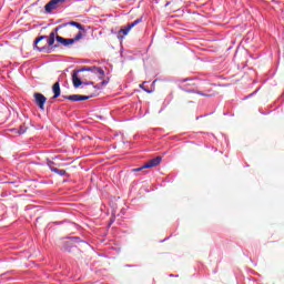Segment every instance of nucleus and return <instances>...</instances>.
<instances>
[{"instance_id":"7","label":"nucleus","mask_w":284,"mask_h":284,"mask_svg":"<svg viewBox=\"0 0 284 284\" xmlns=\"http://www.w3.org/2000/svg\"><path fill=\"white\" fill-rule=\"evenodd\" d=\"M55 41H58V43H61V45H64V47L74 45V40L68 39V38H63L61 36H57L55 37Z\"/></svg>"},{"instance_id":"8","label":"nucleus","mask_w":284,"mask_h":284,"mask_svg":"<svg viewBox=\"0 0 284 284\" xmlns=\"http://www.w3.org/2000/svg\"><path fill=\"white\" fill-rule=\"evenodd\" d=\"M53 90V99H59V97H61V85L59 84V82H55L52 87Z\"/></svg>"},{"instance_id":"6","label":"nucleus","mask_w":284,"mask_h":284,"mask_svg":"<svg viewBox=\"0 0 284 284\" xmlns=\"http://www.w3.org/2000/svg\"><path fill=\"white\" fill-rule=\"evenodd\" d=\"M141 21H143V19H136L135 21H133L132 23L128 24L126 27H124L123 29L120 30V32L124 36L130 34V30H132V28H134L135 26H139V23H141Z\"/></svg>"},{"instance_id":"16","label":"nucleus","mask_w":284,"mask_h":284,"mask_svg":"<svg viewBox=\"0 0 284 284\" xmlns=\"http://www.w3.org/2000/svg\"><path fill=\"white\" fill-rule=\"evenodd\" d=\"M140 88H143V84H140Z\"/></svg>"},{"instance_id":"17","label":"nucleus","mask_w":284,"mask_h":284,"mask_svg":"<svg viewBox=\"0 0 284 284\" xmlns=\"http://www.w3.org/2000/svg\"><path fill=\"white\" fill-rule=\"evenodd\" d=\"M145 90V92H150V91H148L146 89H144Z\"/></svg>"},{"instance_id":"10","label":"nucleus","mask_w":284,"mask_h":284,"mask_svg":"<svg viewBox=\"0 0 284 284\" xmlns=\"http://www.w3.org/2000/svg\"><path fill=\"white\" fill-rule=\"evenodd\" d=\"M68 26H73L74 28H78V30H84L81 23L71 21L68 23Z\"/></svg>"},{"instance_id":"4","label":"nucleus","mask_w":284,"mask_h":284,"mask_svg":"<svg viewBox=\"0 0 284 284\" xmlns=\"http://www.w3.org/2000/svg\"><path fill=\"white\" fill-rule=\"evenodd\" d=\"M63 3H65V0H51L44 6V10L50 14V12L57 10V8H60Z\"/></svg>"},{"instance_id":"1","label":"nucleus","mask_w":284,"mask_h":284,"mask_svg":"<svg viewBox=\"0 0 284 284\" xmlns=\"http://www.w3.org/2000/svg\"><path fill=\"white\" fill-rule=\"evenodd\" d=\"M61 30V26L57 27L48 36H40L39 38L36 39L34 43L36 45L41 43V41H45L42 43V45L36 47L38 52H47L50 53V48L54 45V41L57 40V32Z\"/></svg>"},{"instance_id":"14","label":"nucleus","mask_w":284,"mask_h":284,"mask_svg":"<svg viewBox=\"0 0 284 284\" xmlns=\"http://www.w3.org/2000/svg\"><path fill=\"white\" fill-rule=\"evenodd\" d=\"M51 172H54L55 174H58L59 169H57V168H51Z\"/></svg>"},{"instance_id":"12","label":"nucleus","mask_w":284,"mask_h":284,"mask_svg":"<svg viewBox=\"0 0 284 284\" xmlns=\"http://www.w3.org/2000/svg\"><path fill=\"white\" fill-rule=\"evenodd\" d=\"M90 98V95H80L79 101H88Z\"/></svg>"},{"instance_id":"3","label":"nucleus","mask_w":284,"mask_h":284,"mask_svg":"<svg viewBox=\"0 0 284 284\" xmlns=\"http://www.w3.org/2000/svg\"><path fill=\"white\" fill-rule=\"evenodd\" d=\"M161 161H163V158H161V156H156L154 159H151L142 168L134 169V172H141V170H148L150 168H156V165H161Z\"/></svg>"},{"instance_id":"11","label":"nucleus","mask_w":284,"mask_h":284,"mask_svg":"<svg viewBox=\"0 0 284 284\" xmlns=\"http://www.w3.org/2000/svg\"><path fill=\"white\" fill-rule=\"evenodd\" d=\"M80 39H83L82 32H78L77 36L74 37V39H72V41H74V43H77V41H80Z\"/></svg>"},{"instance_id":"5","label":"nucleus","mask_w":284,"mask_h":284,"mask_svg":"<svg viewBox=\"0 0 284 284\" xmlns=\"http://www.w3.org/2000/svg\"><path fill=\"white\" fill-rule=\"evenodd\" d=\"M34 99L40 110H45V102L48 101V98H45V95L42 93H34Z\"/></svg>"},{"instance_id":"13","label":"nucleus","mask_w":284,"mask_h":284,"mask_svg":"<svg viewBox=\"0 0 284 284\" xmlns=\"http://www.w3.org/2000/svg\"><path fill=\"white\" fill-rule=\"evenodd\" d=\"M58 174L60 175V176H65V170H58Z\"/></svg>"},{"instance_id":"15","label":"nucleus","mask_w":284,"mask_h":284,"mask_svg":"<svg viewBox=\"0 0 284 284\" xmlns=\"http://www.w3.org/2000/svg\"><path fill=\"white\" fill-rule=\"evenodd\" d=\"M94 82H87L85 85H93Z\"/></svg>"},{"instance_id":"2","label":"nucleus","mask_w":284,"mask_h":284,"mask_svg":"<svg viewBox=\"0 0 284 284\" xmlns=\"http://www.w3.org/2000/svg\"><path fill=\"white\" fill-rule=\"evenodd\" d=\"M79 72H92L93 74H98L100 79H102V77L105 74V71L99 67H84L82 69L75 70L72 73L73 88L83 85V81H81V78H79Z\"/></svg>"},{"instance_id":"9","label":"nucleus","mask_w":284,"mask_h":284,"mask_svg":"<svg viewBox=\"0 0 284 284\" xmlns=\"http://www.w3.org/2000/svg\"><path fill=\"white\" fill-rule=\"evenodd\" d=\"M64 99H67V101H73L77 102L80 99L79 94H73V95H65Z\"/></svg>"}]
</instances>
